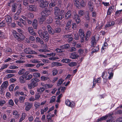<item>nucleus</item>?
<instances>
[{
    "instance_id": "obj_1",
    "label": "nucleus",
    "mask_w": 122,
    "mask_h": 122,
    "mask_svg": "<svg viewBox=\"0 0 122 122\" xmlns=\"http://www.w3.org/2000/svg\"><path fill=\"white\" fill-rule=\"evenodd\" d=\"M38 33L40 36L44 41H47L49 39V34L46 30H40L38 31Z\"/></svg>"
},
{
    "instance_id": "obj_2",
    "label": "nucleus",
    "mask_w": 122,
    "mask_h": 122,
    "mask_svg": "<svg viewBox=\"0 0 122 122\" xmlns=\"http://www.w3.org/2000/svg\"><path fill=\"white\" fill-rule=\"evenodd\" d=\"M71 48L70 45L68 44H66L60 46V48H57L55 50V51L56 52H63L64 51V49H70Z\"/></svg>"
},
{
    "instance_id": "obj_3",
    "label": "nucleus",
    "mask_w": 122,
    "mask_h": 122,
    "mask_svg": "<svg viewBox=\"0 0 122 122\" xmlns=\"http://www.w3.org/2000/svg\"><path fill=\"white\" fill-rule=\"evenodd\" d=\"M38 2L39 6L42 8H44L47 6L48 5L49 3L46 0H37Z\"/></svg>"
},
{
    "instance_id": "obj_4",
    "label": "nucleus",
    "mask_w": 122,
    "mask_h": 122,
    "mask_svg": "<svg viewBox=\"0 0 122 122\" xmlns=\"http://www.w3.org/2000/svg\"><path fill=\"white\" fill-rule=\"evenodd\" d=\"M24 52L26 54H34L38 55L39 56V55L38 53L32 50L30 48H26L24 49Z\"/></svg>"
},
{
    "instance_id": "obj_5",
    "label": "nucleus",
    "mask_w": 122,
    "mask_h": 122,
    "mask_svg": "<svg viewBox=\"0 0 122 122\" xmlns=\"http://www.w3.org/2000/svg\"><path fill=\"white\" fill-rule=\"evenodd\" d=\"M72 20H69L66 22L64 29L65 30L68 31L71 30L72 28Z\"/></svg>"
},
{
    "instance_id": "obj_6",
    "label": "nucleus",
    "mask_w": 122,
    "mask_h": 122,
    "mask_svg": "<svg viewBox=\"0 0 122 122\" xmlns=\"http://www.w3.org/2000/svg\"><path fill=\"white\" fill-rule=\"evenodd\" d=\"M83 30L80 29L79 31V36L81 39V42H83L84 41V38L85 37V34Z\"/></svg>"
},
{
    "instance_id": "obj_7",
    "label": "nucleus",
    "mask_w": 122,
    "mask_h": 122,
    "mask_svg": "<svg viewBox=\"0 0 122 122\" xmlns=\"http://www.w3.org/2000/svg\"><path fill=\"white\" fill-rule=\"evenodd\" d=\"M64 12V11L62 10L61 11V13L55 14V20H61L64 17V16L63 15Z\"/></svg>"
},
{
    "instance_id": "obj_8",
    "label": "nucleus",
    "mask_w": 122,
    "mask_h": 122,
    "mask_svg": "<svg viewBox=\"0 0 122 122\" xmlns=\"http://www.w3.org/2000/svg\"><path fill=\"white\" fill-rule=\"evenodd\" d=\"M72 37V35L71 34L66 35L64 36V37L69 43H72V40H73V38Z\"/></svg>"
},
{
    "instance_id": "obj_9",
    "label": "nucleus",
    "mask_w": 122,
    "mask_h": 122,
    "mask_svg": "<svg viewBox=\"0 0 122 122\" xmlns=\"http://www.w3.org/2000/svg\"><path fill=\"white\" fill-rule=\"evenodd\" d=\"M14 37L18 41H20L24 40L25 36L23 35H20L18 33V35L17 34L16 36H15Z\"/></svg>"
},
{
    "instance_id": "obj_10",
    "label": "nucleus",
    "mask_w": 122,
    "mask_h": 122,
    "mask_svg": "<svg viewBox=\"0 0 122 122\" xmlns=\"http://www.w3.org/2000/svg\"><path fill=\"white\" fill-rule=\"evenodd\" d=\"M107 72L109 75L108 78L110 80L113 77L114 74V71H113V68H110L107 70Z\"/></svg>"
},
{
    "instance_id": "obj_11",
    "label": "nucleus",
    "mask_w": 122,
    "mask_h": 122,
    "mask_svg": "<svg viewBox=\"0 0 122 122\" xmlns=\"http://www.w3.org/2000/svg\"><path fill=\"white\" fill-rule=\"evenodd\" d=\"M65 103L66 106L72 108L75 105V103L73 102H71L69 99L65 100Z\"/></svg>"
},
{
    "instance_id": "obj_12",
    "label": "nucleus",
    "mask_w": 122,
    "mask_h": 122,
    "mask_svg": "<svg viewBox=\"0 0 122 122\" xmlns=\"http://www.w3.org/2000/svg\"><path fill=\"white\" fill-rule=\"evenodd\" d=\"M32 106L31 103L28 102H25V109L27 111H29L31 108Z\"/></svg>"
},
{
    "instance_id": "obj_13",
    "label": "nucleus",
    "mask_w": 122,
    "mask_h": 122,
    "mask_svg": "<svg viewBox=\"0 0 122 122\" xmlns=\"http://www.w3.org/2000/svg\"><path fill=\"white\" fill-rule=\"evenodd\" d=\"M50 11L49 10L47 9H45L42 11L41 15L47 17L50 14Z\"/></svg>"
},
{
    "instance_id": "obj_14",
    "label": "nucleus",
    "mask_w": 122,
    "mask_h": 122,
    "mask_svg": "<svg viewBox=\"0 0 122 122\" xmlns=\"http://www.w3.org/2000/svg\"><path fill=\"white\" fill-rule=\"evenodd\" d=\"M73 18L75 20L77 24H79L80 22V17L78 15L74 14L73 17Z\"/></svg>"
},
{
    "instance_id": "obj_15",
    "label": "nucleus",
    "mask_w": 122,
    "mask_h": 122,
    "mask_svg": "<svg viewBox=\"0 0 122 122\" xmlns=\"http://www.w3.org/2000/svg\"><path fill=\"white\" fill-rule=\"evenodd\" d=\"M19 81L21 83H25L26 81L25 75H22L19 78Z\"/></svg>"
},
{
    "instance_id": "obj_16",
    "label": "nucleus",
    "mask_w": 122,
    "mask_h": 122,
    "mask_svg": "<svg viewBox=\"0 0 122 122\" xmlns=\"http://www.w3.org/2000/svg\"><path fill=\"white\" fill-rule=\"evenodd\" d=\"M31 81H32L31 83L33 84V85H34L35 87L36 86L38 85L37 83L40 81L37 78L32 79Z\"/></svg>"
},
{
    "instance_id": "obj_17",
    "label": "nucleus",
    "mask_w": 122,
    "mask_h": 122,
    "mask_svg": "<svg viewBox=\"0 0 122 122\" xmlns=\"http://www.w3.org/2000/svg\"><path fill=\"white\" fill-rule=\"evenodd\" d=\"M5 20L7 24H10L12 22L11 17L10 15H7L5 16Z\"/></svg>"
},
{
    "instance_id": "obj_18",
    "label": "nucleus",
    "mask_w": 122,
    "mask_h": 122,
    "mask_svg": "<svg viewBox=\"0 0 122 122\" xmlns=\"http://www.w3.org/2000/svg\"><path fill=\"white\" fill-rule=\"evenodd\" d=\"M91 35V32L90 30H88L87 31L85 37V40L86 41H88Z\"/></svg>"
},
{
    "instance_id": "obj_19",
    "label": "nucleus",
    "mask_w": 122,
    "mask_h": 122,
    "mask_svg": "<svg viewBox=\"0 0 122 122\" xmlns=\"http://www.w3.org/2000/svg\"><path fill=\"white\" fill-rule=\"evenodd\" d=\"M47 29L49 34L52 35L54 34V31L50 25H48L47 26Z\"/></svg>"
},
{
    "instance_id": "obj_20",
    "label": "nucleus",
    "mask_w": 122,
    "mask_h": 122,
    "mask_svg": "<svg viewBox=\"0 0 122 122\" xmlns=\"http://www.w3.org/2000/svg\"><path fill=\"white\" fill-rule=\"evenodd\" d=\"M78 57L79 56L77 53L75 52H74L71 54L70 57L72 59H74L78 58Z\"/></svg>"
},
{
    "instance_id": "obj_21",
    "label": "nucleus",
    "mask_w": 122,
    "mask_h": 122,
    "mask_svg": "<svg viewBox=\"0 0 122 122\" xmlns=\"http://www.w3.org/2000/svg\"><path fill=\"white\" fill-rule=\"evenodd\" d=\"M71 12L70 10H69L66 14L65 18L66 19H67L70 18L71 16Z\"/></svg>"
},
{
    "instance_id": "obj_22",
    "label": "nucleus",
    "mask_w": 122,
    "mask_h": 122,
    "mask_svg": "<svg viewBox=\"0 0 122 122\" xmlns=\"http://www.w3.org/2000/svg\"><path fill=\"white\" fill-rule=\"evenodd\" d=\"M32 25L34 28L35 29H37L38 28V23L37 20L34 19L32 22Z\"/></svg>"
},
{
    "instance_id": "obj_23",
    "label": "nucleus",
    "mask_w": 122,
    "mask_h": 122,
    "mask_svg": "<svg viewBox=\"0 0 122 122\" xmlns=\"http://www.w3.org/2000/svg\"><path fill=\"white\" fill-rule=\"evenodd\" d=\"M7 36L6 34L0 30V37L3 39H6L7 38Z\"/></svg>"
},
{
    "instance_id": "obj_24",
    "label": "nucleus",
    "mask_w": 122,
    "mask_h": 122,
    "mask_svg": "<svg viewBox=\"0 0 122 122\" xmlns=\"http://www.w3.org/2000/svg\"><path fill=\"white\" fill-rule=\"evenodd\" d=\"M28 30L29 33L30 34L34 36L36 35V33L34 31H33V28L32 27H29L28 28Z\"/></svg>"
},
{
    "instance_id": "obj_25",
    "label": "nucleus",
    "mask_w": 122,
    "mask_h": 122,
    "mask_svg": "<svg viewBox=\"0 0 122 122\" xmlns=\"http://www.w3.org/2000/svg\"><path fill=\"white\" fill-rule=\"evenodd\" d=\"M25 15L27 18H32L34 17V15L33 13L30 12H26Z\"/></svg>"
},
{
    "instance_id": "obj_26",
    "label": "nucleus",
    "mask_w": 122,
    "mask_h": 122,
    "mask_svg": "<svg viewBox=\"0 0 122 122\" xmlns=\"http://www.w3.org/2000/svg\"><path fill=\"white\" fill-rule=\"evenodd\" d=\"M27 8L28 10L30 11H35L36 10L34 5H29L27 7Z\"/></svg>"
},
{
    "instance_id": "obj_27",
    "label": "nucleus",
    "mask_w": 122,
    "mask_h": 122,
    "mask_svg": "<svg viewBox=\"0 0 122 122\" xmlns=\"http://www.w3.org/2000/svg\"><path fill=\"white\" fill-rule=\"evenodd\" d=\"M36 42L37 43H40L41 44H43L44 42L39 37H37L36 38Z\"/></svg>"
},
{
    "instance_id": "obj_28",
    "label": "nucleus",
    "mask_w": 122,
    "mask_h": 122,
    "mask_svg": "<svg viewBox=\"0 0 122 122\" xmlns=\"http://www.w3.org/2000/svg\"><path fill=\"white\" fill-rule=\"evenodd\" d=\"M6 25L5 21L3 20L0 23V29L3 28Z\"/></svg>"
},
{
    "instance_id": "obj_29",
    "label": "nucleus",
    "mask_w": 122,
    "mask_h": 122,
    "mask_svg": "<svg viewBox=\"0 0 122 122\" xmlns=\"http://www.w3.org/2000/svg\"><path fill=\"white\" fill-rule=\"evenodd\" d=\"M61 11L60 8L56 6L54 8V14L61 13Z\"/></svg>"
},
{
    "instance_id": "obj_30",
    "label": "nucleus",
    "mask_w": 122,
    "mask_h": 122,
    "mask_svg": "<svg viewBox=\"0 0 122 122\" xmlns=\"http://www.w3.org/2000/svg\"><path fill=\"white\" fill-rule=\"evenodd\" d=\"M91 47H95V46L96 45V39L94 37H92L91 41Z\"/></svg>"
},
{
    "instance_id": "obj_31",
    "label": "nucleus",
    "mask_w": 122,
    "mask_h": 122,
    "mask_svg": "<svg viewBox=\"0 0 122 122\" xmlns=\"http://www.w3.org/2000/svg\"><path fill=\"white\" fill-rule=\"evenodd\" d=\"M26 116V114L24 113L23 112L22 113L21 117L19 120V122H21L25 119Z\"/></svg>"
},
{
    "instance_id": "obj_32",
    "label": "nucleus",
    "mask_w": 122,
    "mask_h": 122,
    "mask_svg": "<svg viewBox=\"0 0 122 122\" xmlns=\"http://www.w3.org/2000/svg\"><path fill=\"white\" fill-rule=\"evenodd\" d=\"M13 114L15 118L17 119L19 118L20 114L18 113V112L17 111L15 110L13 112Z\"/></svg>"
},
{
    "instance_id": "obj_33",
    "label": "nucleus",
    "mask_w": 122,
    "mask_h": 122,
    "mask_svg": "<svg viewBox=\"0 0 122 122\" xmlns=\"http://www.w3.org/2000/svg\"><path fill=\"white\" fill-rule=\"evenodd\" d=\"M29 40L30 41H28V43H30L35 42V39L33 36H30L29 37Z\"/></svg>"
},
{
    "instance_id": "obj_34",
    "label": "nucleus",
    "mask_w": 122,
    "mask_h": 122,
    "mask_svg": "<svg viewBox=\"0 0 122 122\" xmlns=\"http://www.w3.org/2000/svg\"><path fill=\"white\" fill-rule=\"evenodd\" d=\"M53 54V52L50 53L49 54H47V55H39V56H40L41 57H43L45 58L46 57H50L51 56H52V55Z\"/></svg>"
},
{
    "instance_id": "obj_35",
    "label": "nucleus",
    "mask_w": 122,
    "mask_h": 122,
    "mask_svg": "<svg viewBox=\"0 0 122 122\" xmlns=\"http://www.w3.org/2000/svg\"><path fill=\"white\" fill-rule=\"evenodd\" d=\"M8 83L6 81H5L2 84L1 86V89H4V88H6L7 86Z\"/></svg>"
},
{
    "instance_id": "obj_36",
    "label": "nucleus",
    "mask_w": 122,
    "mask_h": 122,
    "mask_svg": "<svg viewBox=\"0 0 122 122\" xmlns=\"http://www.w3.org/2000/svg\"><path fill=\"white\" fill-rule=\"evenodd\" d=\"M44 107V109H41V114H43L44 113L46 112L48 109V107Z\"/></svg>"
},
{
    "instance_id": "obj_37",
    "label": "nucleus",
    "mask_w": 122,
    "mask_h": 122,
    "mask_svg": "<svg viewBox=\"0 0 122 122\" xmlns=\"http://www.w3.org/2000/svg\"><path fill=\"white\" fill-rule=\"evenodd\" d=\"M74 3L76 6L78 8H80V2L77 0H74Z\"/></svg>"
},
{
    "instance_id": "obj_38",
    "label": "nucleus",
    "mask_w": 122,
    "mask_h": 122,
    "mask_svg": "<svg viewBox=\"0 0 122 122\" xmlns=\"http://www.w3.org/2000/svg\"><path fill=\"white\" fill-rule=\"evenodd\" d=\"M52 65L54 66H62L63 64L58 62H53L52 63Z\"/></svg>"
},
{
    "instance_id": "obj_39",
    "label": "nucleus",
    "mask_w": 122,
    "mask_h": 122,
    "mask_svg": "<svg viewBox=\"0 0 122 122\" xmlns=\"http://www.w3.org/2000/svg\"><path fill=\"white\" fill-rule=\"evenodd\" d=\"M61 62L64 63H68L70 62L71 60L69 59H63L61 60Z\"/></svg>"
},
{
    "instance_id": "obj_40",
    "label": "nucleus",
    "mask_w": 122,
    "mask_h": 122,
    "mask_svg": "<svg viewBox=\"0 0 122 122\" xmlns=\"http://www.w3.org/2000/svg\"><path fill=\"white\" fill-rule=\"evenodd\" d=\"M64 81V80L62 78L60 79L57 81V85L58 86H61Z\"/></svg>"
},
{
    "instance_id": "obj_41",
    "label": "nucleus",
    "mask_w": 122,
    "mask_h": 122,
    "mask_svg": "<svg viewBox=\"0 0 122 122\" xmlns=\"http://www.w3.org/2000/svg\"><path fill=\"white\" fill-rule=\"evenodd\" d=\"M8 64H3L1 68H0V72L1 71L7 68L8 67Z\"/></svg>"
},
{
    "instance_id": "obj_42",
    "label": "nucleus",
    "mask_w": 122,
    "mask_h": 122,
    "mask_svg": "<svg viewBox=\"0 0 122 122\" xmlns=\"http://www.w3.org/2000/svg\"><path fill=\"white\" fill-rule=\"evenodd\" d=\"M113 119L112 116H110L108 117L107 122H114V121Z\"/></svg>"
},
{
    "instance_id": "obj_43",
    "label": "nucleus",
    "mask_w": 122,
    "mask_h": 122,
    "mask_svg": "<svg viewBox=\"0 0 122 122\" xmlns=\"http://www.w3.org/2000/svg\"><path fill=\"white\" fill-rule=\"evenodd\" d=\"M49 79V78L48 76H42L41 77V80L42 81H45Z\"/></svg>"
},
{
    "instance_id": "obj_44",
    "label": "nucleus",
    "mask_w": 122,
    "mask_h": 122,
    "mask_svg": "<svg viewBox=\"0 0 122 122\" xmlns=\"http://www.w3.org/2000/svg\"><path fill=\"white\" fill-rule=\"evenodd\" d=\"M54 31V33H59L61 31V29L59 27L55 29Z\"/></svg>"
},
{
    "instance_id": "obj_45",
    "label": "nucleus",
    "mask_w": 122,
    "mask_h": 122,
    "mask_svg": "<svg viewBox=\"0 0 122 122\" xmlns=\"http://www.w3.org/2000/svg\"><path fill=\"white\" fill-rule=\"evenodd\" d=\"M40 105V103L38 102H36L34 104V106L36 109L38 108Z\"/></svg>"
},
{
    "instance_id": "obj_46",
    "label": "nucleus",
    "mask_w": 122,
    "mask_h": 122,
    "mask_svg": "<svg viewBox=\"0 0 122 122\" xmlns=\"http://www.w3.org/2000/svg\"><path fill=\"white\" fill-rule=\"evenodd\" d=\"M85 6V3L84 0H82L81 2L80 3V8L84 7Z\"/></svg>"
},
{
    "instance_id": "obj_47",
    "label": "nucleus",
    "mask_w": 122,
    "mask_h": 122,
    "mask_svg": "<svg viewBox=\"0 0 122 122\" xmlns=\"http://www.w3.org/2000/svg\"><path fill=\"white\" fill-rule=\"evenodd\" d=\"M108 45V44L106 42H105L102 48L101 51H102L104 50L105 49H106V47H107Z\"/></svg>"
},
{
    "instance_id": "obj_48",
    "label": "nucleus",
    "mask_w": 122,
    "mask_h": 122,
    "mask_svg": "<svg viewBox=\"0 0 122 122\" xmlns=\"http://www.w3.org/2000/svg\"><path fill=\"white\" fill-rule=\"evenodd\" d=\"M33 76L34 77L36 78H38L40 77V74L39 73L37 72H34L33 74Z\"/></svg>"
},
{
    "instance_id": "obj_49",
    "label": "nucleus",
    "mask_w": 122,
    "mask_h": 122,
    "mask_svg": "<svg viewBox=\"0 0 122 122\" xmlns=\"http://www.w3.org/2000/svg\"><path fill=\"white\" fill-rule=\"evenodd\" d=\"M25 72V70L24 69H22L19 71L18 73L19 75H21L24 74Z\"/></svg>"
},
{
    "instance_id": "obj_50",
    "label": "nucleus",
    "mask_w": 122,
    "mask_h": 122,
    "mask_svg": "<svg viewBox=\"0 0 122 122\" xmlns=\"http://www.w3.org/2000/svg\"><path fill=\"white\" fill-rule=\"evenodd\" d=\"M6 53L9 52V53H11L12 51V49L9 47H7L5 50Z\"/></svg>"
},
{
    "instance_id": "obj_51",
    "label": "nucleus",
    "mask_w": 122,
    "mask_h": 122,
    "mask_svg": "<svg viewBox=\"0 0 122 122\" xmlns=\"http://www.w3.org/2000/svg\"><path fill=\"white\" fill-rule=\"evenodd\" d=\"M107 117V116H103L100 118H99L98 119V121H101L105 120Z\"/></svg>"
},
{
    "instance_id": "obj_52",
    "label": "nucleus",
    "mask_w": 122,
    "mask_h": 122,
    "mask_svg": "<svg viewBox=\"0 0 122 122\" xmlns=\"http://www.w3.org/2000/svg\"><path fill=\"white\" fill-rule=\"evenodd\" d=\"M46 88L44 87H41L40 89H37V91L41 93L43 92L45 89Z\"/></svg>"
},
{
    "instance_id": "obj_53",
    "label": "nucleus",
    "mask_w": 122,
    "mask_h": 122,
    "mask_svg": "<svg viewBox=\"0 0 122 122\" xmlns=\"http://www.w3.org/2000/svg\"><path fill=\"white\" fill-rule=\"evenodd\" d=\"M72 7L73 5L72 4L69 3L67 5V8L68 10H70L72 9Z\"/></svg>"
},
{
    "instance_id": "obj_54",
    "label": "nucleus",
    "mask_w": 122,
    "mask_h": 122,
    "mask_svg": "<svg viewBox=\"0 0 122 122\" xmlns=\"http://www.w3.org/2000/svg\"><path fill=\"white\" fill-rule=\"evenodd\" d=\"M16 8V5L15 4H13L12 6V8H11L12 11L14 12H15Z\"/></svg>"
},
{
    "instance_id": "obj_55",
    "label": "nucleus",
    "mask_w": 122,
    "mask_h": 122,
    "mask_svg": "<svg viewBox=\"0 0 122 122\" xmlns=\"http://www.w3.org/2000/svg\"><path fill=\"white\" fill-rule=\"evenodd\" d=\"M35 65L34 64L27 63L25 64V66L26 67H33Z\"/></svg>"
},
{
    "instance_id": "obj_56",
    "label": "nucleus",
    "mask_w": 122,
    "mask_h": 122,
    "mask_svg": "<svg viewBox=\"0 0 122 122\" xmlns=\"http://www.w3.org/2000/svg\"><path fill=\"white\" fill-rule=\"evenodd\" d=\"M13 18L15 20H18L19 19H20L19 15L16 13L13 15Z\"/></svg>"
},
{
    "instance_id": "obj_57",
    "label": "nucleus",
    "mask_w": 122,
    "mask_h": 122,
    "mask_svg": "<svg viewBox=\"0 0 122 122\" xmlns=\"http://www.w3.org/2000/svg\"><path fill=\"white\" fill-rule=\"evenodd\" d=\"M32 77V75L31 74H29L26 76H25V77L26 80H29L31 79Z\"/></svg>"
},
{
    "instance_id": "obj_58",
    "label": "nucleus",
    "mask_w": 122,
    "mask_h": 122,
    "mask_svg": "<svg viewBox=\"0 0 122 122\" xmlns=\"http://www.w3.org/2000/svg\"><path fill=\"white\" fill-rule=\"evenodd\" d=\"M6 72L7 73H16V71L15 70H7L6 71Z\"/></svg>"
},
{
    "instance_id": "obj_59",
    "label": "nucleus",
    "mask_w": 122,
    "mask_h": 122,
    "mask_svg": "<svg viewBox=\"0 0 122 122\" xmlns=\"http://www.w3.org/2000/svg\"><path fill=\"white\" fill-rule=\"evenodd\" d=\"M25 97H24L20 96L19 98V101L20 102V103H22L24 102Z\"/></svg>"
},
{
    "instance_id": "obj_60",
    "label": "nucleus",
    "mask_w": 122,
    "mask_h": 122,
    "mask_svg": "<svg viewBox=\"0 0 122 122\" xmlns=\"http://www.w3.org/2000/svg\"><path fill=\"white\" fill-rule=\"evenodd\" d=\"M46 17L45 16H43L42 15H41V17L40 18V21L42 22L44 21L45 20Z\"/></svg>"
},
{
    "instance_id": "obj_61",
    "label": "nucleus",
    "mask_w": 122,
    "mask_h": 122,
    "mask_svg": "<svg viewBox=\"0 0 122 122\" xmlns=\"http://www.w3.org/2000/svg\"><path fill=\"white\" fill-rule=\"evenodd\" d=\"M76 65L77 64L75 62H71L69 64V66L71 67L76 66Z\"/></svg>"
},
{
    "instance_id": "obj_62",
    "label": "nucleus",
    "mask_w": 122,
    "mask_h": 122,
    "mask_svg": "<svg viewBox=\"0 0 122 122\" xmlns=\"http://www.w3.org/2000/svg\"><path fill=\"white\" fill-rule=\"evenodd\" d=\"M59 59V58L57 56H52L51 57H50L49 58L50 60L51 61H53L54 60L58 59Z\"/></svg>"
},
{
    "instance_id": "obj_63",
    "label": "nucleus",
    "mask_w": 122,
    "mask_h": 122,
    "mask_svg": "<svg viewBox=\"0 0 122 122\" xmlns=\"http://www.w3.org/2000/svg\"><path fill=\"white\" fill-rule=\"evenodd\" d=\"M112 7H109L107 10V15H110L111 14L112 11Z\"/></svg>"
},
{
    "instance_id": "obj_64",
    "label": "nucleus",
    "mask_w": 122,
    "mask_h": 122,
    "mask_svg": "<svg viewBox=\"0 0 122 122\" xmlns=\"http://www.w3.org/2000/svg\"><path fill=\"white\" fill-rule=\"evenodd\" d=\"M114 114H122V110H118L117 111H115Z\"/></svg>"
}]
</instances>
